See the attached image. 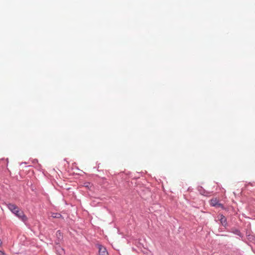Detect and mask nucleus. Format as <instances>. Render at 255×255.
I'll return each instance as SVG.
<instances>
[{"instance_id": "1", "label": "nucleus", "mask_w": 255, "mask_h": 255, "mask_svg": "<svg viewBox=\"0 0 255 255\" xmlns=\"http://www.w3.org/2000/svg\"><path fill=\"white\" fill-rule=\"evenodd\" d=\"M7 206L12 213L15 215V216L23 222H26L27 220V218L24 214L23 212L19 210V208L16 205L13 204H8Z\"/></svg>"}, {"instance_id": "2", "label": "nucleus", "mask_w": 255, "mask_h": 255, "mask_svg": "<svg viewBox=\"0 0 255 255\" xmlns=\"http://www.w3.org/2000/svg\"><path fill=\"white\" fill-rule=\"evenodd\" d=\"M99 255H108V252L105 248L101 245H99Z\"/></svg>"}, {"instance_id": "3", "label": "nucleus", "mask_w": 255, "mask_h": 255, "mask_svg": "<svg viewBox=\"0 0 255 255\" xmlns=\"http://www.w3.org/2000/svg\"><path fill=\"white\" fill-rule=\"evenodd\" d=\"M219 220L220 221L221 223L224 226H226L227 225L226 218L223 215H219L218 216Z\"/></svg>"}, {"instance_id": "4", "label": "nucleus", "mask_w": 255, "mask_h": 255, "mask_svg": "<svg viewBox=\"0 0 255 255\" xmlns=\"http://www.w3.org/2000/svg\"><path fill=\"white\" fill-rule=\"evenodd\" d=\"M210 203L211 205L213 206H218L221 207L222 208L223 207L222 205L220 203H219L218 200H217V198H213L211 199L210 201Z\"/></svg>"}, {"instance_id": "5", "label": "nucleus", "mask_w": 255, "mask_h": 255, "mask_svg": "<svg viewBox=\"0 0 255 255\" xmlns=\"http://www.w3.org/2000/svg\"><path fill=\"white\" fill-rule=\"evenodd\" d=\"M51 216L54 218H59L61 217V215L59 213H53L52 214Z\"/></svg>"}, {"instance_id": "6", "label": "nucleus", "mask_w": 255, "mask_h": 255, "mask_svg": "<svg viewBox=\"0 0 255 255\" xmlns=\"http://www.w3.org/2000/svg\"><path fill=\"white\" fill-rule=\"evenodd\" d=\"M0 255H5V254L4 252L0 251Z\"/></svg>"}, {"instance_id": "7", "label": "nucleus", "mask_w": 255, "mask_h": 255, "mask_svg": "<svg viewBox=\"0 0 255 255\" xmlns=\"http://www.w3.org/2000/svg\"><path fill=\"white\" fill-rule=\"evenodd\" d=\"M33 163H37V160L36 159H35L33 161Z\"/></svg>"}, {"instance_id": "8", "label": "nucleus", "mask_w": 255, "mask_h": 255, "mask_svg": "<svg viewBox=\"0 0 255 255\" xmlns=\"http://www.w3.org/2000/svg\"><path fill=\"white\" fill-rule=\"evenodd\" d=\"M1 244H2V242H1V240H0V246H1Z\"/></svg>"}, {"instance_id": "9", "label": "nucleus", "mask_w": 255, "mask_h": 255, "mask_svg": "<svg viewBox=\"0 0 255 255\" xmlns=\"http://www.w3.org/2000/svg\"><path fill=\"white\" fill-rule=\"evenodd\" d=\"M57 233H59V234H60V232L59 231H57Z\"/></svg>"}]
</instances>
